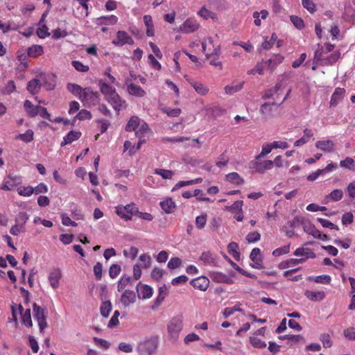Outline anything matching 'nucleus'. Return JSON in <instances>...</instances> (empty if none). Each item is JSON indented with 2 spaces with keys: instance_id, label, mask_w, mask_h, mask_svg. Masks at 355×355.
<instances>
[{
  "instance_id": "1",
  "label": "nucleus",
  "mask_w": 355,
  "mask_h": 355,
  "mask_svg": "<svg viewBox=\"0 0 355 355\" xmlns=\"http://www.w3.org/2000/svg\"><path fill=\"white\" fill-rule=\"evenodd\" d=\"M183 329V315H178L173 317L168 323L167 330L170 339L176 341Z\"/></svg>"
},
{
  "instance_id": "2",
  "label": "nucleus",
  "mask_w": 355,
  "mask_h": 355,
  "mask_svg": "<svg viewBox=\"0 0 355 355\" xmlns=\"http://www.w3.org/2000/svg\"><path fill=\"white\" fill-rule=\"evenodd\" d=\"M115 212L121 218L128 221L132 219L133 215L138 212V207L133 202L125 206L118 205L115 207Z\"/></svg>"
},
{
  "instance_id": "3",
  "label": "nucleus",
  "mask_w": 355,
  "mask_h": 355,
  "mask_svg": "<svg viewBox=\"0 0 355 355\" xmlns=\"http://www.w3.org/2000/svg\"><path fill=\"white\" fill-rule=\"evenodd\" d=\"M157 339L151 338L140 342L137 351L141 355H151L157 348Z\"/></svg>"
},
{
  "instance_id": "4",
  "label": "nucleus",
  "mask_w": 355,
  "mask_h": 355,
  "mask_svg": "<svg viewBox=\"0 0 355 355\" xmlns=\"http://www.w3.org/2000/svg\"><path fill=\"white\" fill-rule=\"evenodd\" d=\"M33 317L37 320L40 331L47 327L46 316L44 310L36 303L33 305Z\"/></svg>"
},
{
  "instance_id": "5",
  "label": "nucleus",
  "mask_w": 355,
  "mask_h": 355,
  "mask_svg": "<svg viewBox=\"0 0 355 355\" xmlns=\"http://www.w3.org/2000/svg\"><path fill=\"white\" fill-rule=\"evenodd\" d=\"M281 103H265L260 107V112L264 119H269L275 116V112L279 108Z\"/></svg>"
},
{
  "instance_id": "6",
  "label": "nucleus",
  "mask_w": 355,
  "mask_h": 355,
  "mask_svg": "<svg viewBox=\"0 0 355 355\" xmlns=\"http://www.w3.org/2000/svg\"><path fill=\"white\" fill-rule=\"evenodd\" d=\"M79 99L85 104L96 103L98 99V94L94 92L90 87L84 88L82 94L79 96Z\"/></svg>"
},
{
  "instance_id": "7",
  "label": "nucleus",
  "mask_w": 355,
  "mask_h": 355,
  "mask_svg": "<svg viewBox=\"0 0 355 355\" xmlns=\"http://www.w3.org/2000/svg\"><path fill=\"white\" fill-rule=\"evenodd\" d=\"M334 48V45L329 43H326L324 46L318 44V49L315 51L314 53V60L317 62H321L323 60H324L327 54L333 51Z\"/></svg>"
},
{
  "instance_id": "8",
  "label": "nucleus",
  "mask_w": 355,
  "mask_h": 355,
  "mask_svg": "<svg viewBox=\"0 0 355 355\" xmlns=\"http://www.w3.org/2000/svg\"><path fill=\"white\" fill-rule=\"evenodd\" d=\"M200 27L199 23L193 18H188L180 26V31L183 33H191L197 31Z\"/></svg>"
},
{
  "instance_id": "9",
  "label": "nucleus",
  "mask_w": 355,
  "mask_h": 355,
  "mask_svg": "<svg viewBox=\"0 0 355 355\" xmlns=\"http://www.w3.org/2000/svg\"><path fill=\"white\" fill-rule=\"evenodd\" d=\"M112 43L115 46H123L126 44H134V40L125 31H119L116 33V38L113 40Z\"/></svg>"
},
{
  "instance_id": "10",
  "label": "nucleus",
  "mask_w": 355,
  "mask_h": 355,
  "mask_svg": "<svg viewBox=\"0 0 355 355\" xmlns=\"http://www.w3.org/2000/svg\"><path fill=\"white\" fill-rule=\"evenodd\" d=\"M125 84L127 85V91L130 95L137 97H144L146 95V92L139 85L130 83L129 78L126 79Z\"/></svg>"
},
{
  "instance_id": "11",
  "label": "nucleus",
  "mask_w": 355,
  "mask_h": 355,
  "mask_svg": "<svg viewBox=\"0 0 355 355\" xmlns=\"http://www.w3.org/2000/svg\"><path fill=\"white\" fill-rule=\"evenodd\" d=\"M122 292L120 302L124 306H128L136 302V293L133 291L127 289Z\"/></svg>"
},
{
  "instance_id": "12",
  "label": "nucleus",
  "mask_w": 355,
  "mask_h": 355,
  "mask_svg": "<svg viewBox=\"0 0 355 355\" xmlns=\"http://www.w3.org/2000/svg\"><path fill=\"white\" fill-rule=\"evenodd\" d=\"M259 160V159H256L252 164V168L259 173H263L266 170H270L273 167V162L271 160H265L263 162H260Z\"/></svg>"
},
{
  "instance_id": "13",
  "label": "nucleus",
  "mask_w": 355,
  "mask_h": 355,
  "mask_svg": "<svg viewBox=\"0 0 355 355\" xmlns=\"http://www.w3.org/2000/svg\"><path fill=\"white\" fill-rule=\"evenodd\" d=\"M107 101L111 104L112 107L118 112L125 104V101L116 92L114 94L107 98Z\"/></svg>"
},
{
  "instance_id": "14",
  "label": "nucleus",
  "mask_w": 355,
  "mask_h": 355,
  "mask_svg": "<svg viewBox=\"0 0 355 355\" xmlns=\"http://www.w3.org/2000/svg\"><path fill=\"white\" fill-rule=\"evenodd\" d=\"M191 284L200 291H205L209 285V280L205 276H200L191 281Z\"/></svg>"
},
{
  "instance_id": "15",
  "label": "nucleus",
  "mask_w": 355,
  "mask_h": 355,
  "mask_svg": "<svg viewBox=\"0 0 355 355\" xmlns=\"http://www.w3.org/2000/svg\"><path fill=\"white\" fill-rule=\"evenodd\" d=\"M315 147L325 153H332L335 150V144L331 139L319 140L315 143Z\"/></svg>"
},
{
  "instance_id": "16",
  "label": "nucleus",
  "mask_w": 355,
  "mask_h": 355,
  "mask_svg": "<svg viewBox=\"0 0 355 355\" xmlns=\"http://www.w3.org/2000/svg\"><path fill=\"white\" fill-rule=\"evenodd\" d=\"M250 257L253 262V263L250 264L252 268L257 269L262 268V259L261 258V250L259 248H253Z\"/></svg>"
},
{
  "instance_id": "17",
  "label": "nucleus",
  "mask_w": 355,
  "mask_h": 355,
  "mask_svg": "<svg viewBox=\"0 0 355 355\" xmlns=\"http://www.w3.org/2000/svg\"><path fill=\"white\" fill-rule=\"evenodd\" d=\"M137 291L139 298L147 299L153 295V288L146 284H141V282L138 283L137 286Z\"/></svg>"
},
{
  "instance_id": "18",
  "label": "nucleus",
  "mask_w": 355,
  "mask_h": 355,
  "mask_svg": "<svg viewBox=\"0 0 355 355\" xmlns=\"http://www.w3.org/2000/svg\"><path fill=\"white\" fill-rule=\"evenodd\" d=\"M345 94V90L343 88H336L331 97L330 106L336 107L343 100Z\"/></svg>"
},
{
  "instance_id": "19",
  "label": "nucleus",
  "mask_w": 355,
  "mask_h": 355,
  "mask_svg": "<svg viewBox=\"0 0 355 355\" xmlns=\"http://www.w3.org/2000/svg\"><path fill=\"white\" fill-rule=\"evenodd\" d=\"M62 273L59 268L53 269L49 275V281L50 285L54 288H57L59 286V282L61 279Z\"/></svg>"
},
{
  "instance_id": "20",
  "label": "nucleus",
  "mask_w": 355,
  "mask_h": 355,
  "mask_svg": "<svg viewBox=\"0 0 355 355\" xmlns=\"http://www.w3.org/2000/svg\"><path fill=\"white\" fill-rule=\"evenodd\" d=\"M199 259L207 266H214L216 263V256L209 251L203 252Z\"/></svg>"
},
{
  "instance_id": "21",
  "label": "nucleus",
  "mask_w": 355,
  "mask_h": 355,
  "mask_svg": "<svg viewBox=\"0 0 355 355\" xmlns=\"http://www.w3.org/2000/svg\"><path fill=\"white\" fill-rule=\"evenodd\" d=\"M98 85L101 93L105 96L106 99L116 92L114 87L108 85L102 80H99Z\"/></svg>"
},
{
  "instance_id": "22",
  "label": "nucleus",
  "mask_w": 355,
  "mask_h": 355,
  "mask_svg": "<svg viewBox=\"0 0 355 355\" xmlns=\"http://www.w3.org/2000/svg\"><path fill=\"white\" fill-rule=\"evenodd\" d=\"M80 136L81 132L79 131H70L65 137H64L63 141L61 142V146L71 144L73 141L78 139Z\"/></svg>"
},
{
  "instance_id": "23",
  "label": "nucleus",
  "mask_w": 355,
  "mask_h": 355,
  "mask_svg": "<svg viewBox=\"0 0 355 355\" xmlns=\"http://www.w3.org/2000/svg\"><path fill=\"white\" fill-rule=\"evenodd\" d=\"M305 296L311 301L313 302H319L322 300L325 294L324 291H306L304 293Z\"/></svg>"
},
{
  "instance_id": "24",
  "label": "nucleus",
  "mask_w": 355,
  "mask_h": 355,
  "mask_svg": "<svg viewBox=\"0 0 355 355\" xmlns=\"http://www.w3.org/2000/svg\"><path fill=\"white\" fill-rule=\"evenodd\" d=\"M211 277L212 280L216 283H225L227 284L232 283L231 278L220 272H213Z\"/></svg>"
},
{
  "instance_id": "25",
  "label": "nucleus",
  "mask_w": 355,
  "mask_h": 355,
  "mask_svg": "<svg viewBox=\"0 0 355 355\" xmlns=\"http://www.w3.org/2000/svg\"><path fill=\"white\" fill-rule=\"evenodd\" d=\"M41 86L40 80L37 78H34L28 83L26 89L31 94H36L40 92Z\"/></svg>"
},
{
  "instance_id": "26",
  "label": "nucleus",
  "mask_w": 355,
  "mask_h": 355,
  "mask_svg": "<svg viewBox=\"0 0 355 355\" xmlns=\"http://www.w3.org/2000/svg\"><path fill=\"white\" fill-rule=\"evenodd\" d=\"M293 254L295 257H306L311 259H314L316 257L315 254L307 248H298L294 251Z\"/></svg>"
},
{
  "instance_id": "27",
  "label": "nucleus",
  "mask_w": 355,
  "mask_h": 355,
  "mask_svg": "<svg viewBox=\"0 0 355 355\" xmlns=\"http://www.w3.org/2000/svg\"><path fill=\"white\" fill-rule=\"evenodd\" d=\"M24 107L31 117H34L38 114L40 106H35L29 100L24 101Z\"/></svg>"
},
{
  "instance_id": "28",
  "label": "nucleus",
  "mask_w": 355,
  "mask_h": 355,
  "mask_svg": "<svg viewBox=\"0 0 355 355\" xmlns=\"http://www.w3.org/2000/svg\"><path fill=\"white\" fill-rule=\"evenodd\" d=\"M290 78L291 75L289 73H284V74L281 75L277 83L272 89H273L274 93H277L281 88L284 87Z\"/></svg>"
},
{
  "instance_id": "29",
  "label": "nucleus",
  "mask_w": 355,
  "mask_h": 355,
  "mask_svg": "<svg viewBox=\"0 0 355 355\" xmlns=\"http://www.w3.org/2000/svg\"><path fill=\"white\" fill-rule=\"evenodd\" d=\"M160 206L166 214L173 213L175 209V204L171 198H167L161 202Z\"/></svg>"
},
{
  "instance_id": "30",
  "label": "nucleus",
  "mask_w": 355,
  "mask_h": 355,
  "mask_svg": "<svg viewBox=\"0 0 355 355\" xmlns=\"http://www.w3.org/2000/svg\"><path fill=\"white\" fill-rule=\"evenodd\" d=\"M140 119L137 116H132L125 125L127 132L136 131L140 125Z\"/></svg>"
},
{
  "instance_id": "31",
  "label": "nucleus",
  "mask_w": 355,
  "mask_h": 355,
  "mask_svg": "<svg viewBox=\"0 0 355 355\" xmlns=\"http://www.w3.org/2000/svg\"><path fill=\"white\" fill-rule=\"evenodd\" d=\"M132 284V280L130 276L123 275L121 277L117 284V291L119 292L124 291L125 288Z\"/></svg>"
},
{
  "instance_id": "32",
  "label": "nucleus",
  "mask_w": 355,
  "mask_h": 355,
  "mask_svg": "<svg viewBox=\"0 0 355 355\" xmlns=\"http://www.w3.org/2000/svg\"><path fill=\"white\" fill-rule=\"evenodd\" d=\"M284 57L280 55H275L272 58L268 60L265 64L271 70H273L278 64H281Z\"/></svg>"
},
{
  "instance_id": "33",
  "label": "nucleus",
  "mask_w": 355,
  "mask_h": 355,
  "mask_svg": "<svg viewBox=\"0 0 355 355\" xmlns=\"http://www.w3.org/2000/svg\"><path fill=\"white\" fill-rule=\"evenodd\" d=\"M340 53L338 51H336L327 55L320 64L324 65H332L336 63L339 59Z\"/></svg>"
},
{
  "instance_id": "34",
  "label": "nucleus",
  "mask_w": 355,
  "mask_h": 355,
  "mask_svg": "<svg viewBox=\"0 0 355 355\" xmlns=\"http://www.w3.org/2000/svg\"><path fill=\"white\" fill-rule=\"evenodd\" d=\"M97 20L99 24L114 25L116 24L118 18L116 16L112 15L109 16L101 17L98 18Z\"/></svg>"
},
{
  "instance_id": "35",
  "label": "nucleus",
  "mask_w": 355,
  "mask_h": 355,
  "mask_svg": "<svg viewBox=\"0 0 355 355\" xmlns=\"http://www.w3.org/2000/svg\"><path fill=\"white\" fill-rule=\"evenodd\" d=\"M43 53V48L40 45H33L28 48L27 54L32 58H36Z\"/></svg>"
},
{
  "instance_id": "36",
  "label": "nucleus",
  "mask_w": 355,
  "mask_h": 355,
  "mask_svg": "<svg viewBox=\"0 0 355 355\" xmlns=\"http://www.w3.org/2000/svg\"><path fill=\"white\" fill-rule=\"evenodd\" d=\"M279 338L281 340H289L291 341L292 343H304L305 340L303 336L301 335H291V334H287L284 336H279Z\"/></svg>"
},
{
  "instance_id": "37",
  "label": "nucleus",
  "mask_w": 355,
  "mask_h": 355,
  "mask_svg": "<svg viewBox=\"0 0 355 355\" xmlns=\"http://www.w3.org/2000/svg\"><path fill=\"white\" fill-rule=\"evenodd\" d=\"M34 132L32 130L28 129L25 133L19 134L16 136V139H20L26 143H30L33 140Z\"/></svg>"
},
{
  "instance_id": "38",
  "label": "nucleus",
  "mask_w": 355,
  "mask_h": 355,
  "mask_svg": "<svg viewBox=\"0 0 355 355\" xmlns=\"http://www.w3.org/2000/svg\"><path fill=\"white\" fill-rule=\"evenodd\" d=\"M226 179L227 181L238 185L242 184L244 182V180L236 172L230 173L226 175Z\"/></svg>"
},
{
  "instance_id": "39",
  "label": "nucleus",
  "mask_w": 355,
  "mask_h": 355,
  "mask_svg": "<svg viewBox=\"0 0 355 355\" xmlns=\"http://www.w3.org/2000/svg\"><path fill=\"white\" fill-rule=\"evenodd\" d=\"M112 309V306L110 301L103 302L100 308L101 315L104 318H107L110 315Z\"/></svg>"
},
{
  "instance_id": "40",
  "label": "nucleus",
  "mask_w": 355,
  "mask_h": 355,
  "mask_svg": "<svg viewBox=\"0 0 355 355\" xmlns=\"http://www.w3.org/2000/svg\"><path fill=\"white\" fill-rule=\"evenodd\" d=\"M190 84L200 95H205L209 92L208 88L200 83L191 82Z\"/></svg>"
},
{
  "instance_id": "41",
  "label": "nucleus",
  "mask_w": 355,
  "mask_h": 355,
  "mask_svg": "<svg viewBox=\"0 0 355 355\" xmlns=\"http://www.w3.org/2000/svg\"><path fill=\"white\" fill-rule=\"evenodd\" d=\"M277 39V36L275 33H272L270 40H268V37H264V41L261 44V47L265 50H269L272 48L275 41Z\"/></svg>"
},
{
  "instance_id": "42",
  "label": "nucleus",
  "mask_w": 355,
  "mask_h": 355,
  "mask_svg": "<svg viewBox=\"0 0 355 355\" xmlns=\"http://www.w3.org/2000/svg\"><path fill=\"white\" fill-rule=\"evenodd\" d=\"M243 86V82H241L236 85H228L225 87V92L227 94H233L239 91H240Z\"/></svg>"
},
{
  "instance_id": "43",
  "label": "nucleus",
  "mask_w": 355,
  "mask_h": 355,
  "mask_svg": "<svg viewBox=\"0 0 355 355\" xmlns=\"http://www.w3.org/2000/svg\"><path fill=\"white\" fill-rule=\"evenodd\" d=\"M67 87L70 92L76 96H78V97L80 96L84 89L80 85L74 83H69Z\"/></svg>"
},
{
  "instance_id": "44",
  "label": "nucleus",
  "mask_w": 355,
  "mask_h": 355,
  "mask_svg": "<svg viewBox=\"0 0 355 355\" xmlns=\"http://www.w3.org/2000/svg\"><path fill=\"white\" fill-rule=\"evenodd\" d=\"M354 164V159L352 157H347L344 160L340 161V166L351 171H355V166Z\"/></svg>"
},
{
  "instance_id": "45",
  "label": "nucleus",
  "mask_w": 355,
  "mask_h": 355,
  "mask_svg": "<svg viewBox=\"0 0 355 355\" xmlns=\"http://www.w3.org/2000/svg\"><path fill=\"white\" fill-rule=\"evenodd\" d=\"M22 322L27 327H32L33 322L31 320V309H27L22 315Z\"/></svg>"
},
{
  "instance_id": "46",
  "label": "nucleus",
  "mask_w": 355,
  "mask_h": 355,
  "mask_svg": "<svg viewBox=\"0 0 355 355\" xmlns=\"http://www.w3.org/2000/svg\"><path fill=\"white\" fill-rule=\"evenodd\" d=\"M139 260L141 262V266H142L144 268H148L150 267L152 263V259L149 254H141L139 257Z\"/></svg>"
},
{
  "instance_id": "47",
  "label": "nucleus",
  "mask_w": 355,
  "mask_h": 355,
  "mask_svg": "<svg viewBox=\"0 0 355 355\" xmlns=\"http://www.w3.org/2000/svg\"><path fill=\"white\" fill-rule=\"evenodd\" d=\"M155 173L162 176L163 179H171L174 175V173L172 171L162 168L155 169Z\"/></svg>"
},
{
  "instance_id": "48",
  "label": "nucleus",
  "mask_w": 355,
  "mask_h": 355,
  "mask_svg": "<svg viewBox=\"0 0 355 355\" xmlns=\"http://www.w3.org/2000/svg\"><path fill=\"white\" fill-rule=\"evenodd\" d=\"M71 64L75 68V69L79 72H87L89 69L88 65H85L81 62L78 60L72 61Z\"/></svg>"
},
{
  "instance_id": "49",
  "label": "nucleus",
  "mask_w": 355,
  "mask_h": 355,
  "mask_svg": "<svg viewBox=\"0 0 355 355\" xmlns=\"http://www.w3.org/2000/svg\"><path fill=\"white\" fill-rule=\"evenodd\" d=\"M290 252V244L276 248L272 252V255L275 257L286 254Z\"/></svg>"
},
{
  "instance_id": "50",
  "label": "nucleus",
  "mask_w": 355,
  "mask_h": 355,
  "mask_svg": "<svg viewBox=\"0 0 355 355\" xmlns=\"http://www.w3.org/2000/svg\"><path fill=\"white\" fill-rule=\"evenodd\" d=\"M121 268L119 264H112L109 268V275L112 279L116 278L121 272Z\"/></svg>"
},
{
  "instance_id": "51",
  "label": "nucleus",
  "mask_w": 355,
  "mask_h": 355,
  "mask_svg": "<svg viewBox=\"0 0 355 355\" xmlns=\"http://www.w3.org/2000/svg\"><path fill=\"white\" fill-rule=\"evenodd\" d=\"M138 248L134 246L130 247L129 249H125L123 250V254L126 257L131 258L132 259H135L138 254Z\"/></svg>"
},
{
  "instance_id": "52",
  "label": "nucleus",
  "mask_w": 355,
  "mask_h": 355,
  "mask_svg": "<svg viewBox=\"0 0 355 355\" xmlns=\"http://www.w3.org/2000/svg\"><path fill=\"white\" fill-rule=\"evenodd\" d=\"M17 192L20 196H30L34 193L33 187L31 186L21 187L17 189Z\"/></svg>"
},
{
  "instance_id": "53",
  "label": "nucleus",
  "mask_w": 355,
  "mask_h": 355,
  "mask_svg": "<svg viewBox=\"0 0 355 355\" xmlns=\"http://www.w3.org/2000/svg\"><path fill=\"white\" fill-rule=\"evenodd\" d=\"M272 149L273 147H272V143L263 144L262 146L261 152L256 157V159H260L261 157H263L265 155L269 154Z\"/></svg>"
},
{
  "instance_id": "54",
  "label": "nucleus",
  "mask_w": 355,
  "mask_h": 355,
  "mask_svg": "<svg viewBox=\"0 0 355 355\" xmlns=\"http://www.w3.org/2000/svg\"><path fill=\"white\" fill-rule=\"evenodd\" d=\"M250 343L256 348L263 349L266 347V343L257 337H251Z\"/></svg>"
},
{
  "instance_id": "55",
  "label": "nucleus",
  "mask_w": 355,
  "mask_h": 355,
  "mask_svg": "<svg viewBox=\"0 0 355 355\" xmlns=\"http://www.w3.org/2000/svg\"><path fill=\"white\" fill-rule=\"evenodd\" d=\"M77 119L80 121H84L92 119V114L87 110H81L75 116V119Z\"/></svg>"
},
{
  "instance_id": "56",
  "label": "nucleus",
  "mask_w": 355,
  "mask_h": 355,
  "mask_svg": "<svg viewBox=\"0 0 355 355\" xmlns=\"http://www.w3.org/2000/svg\"><path fill=\"white\" fill-rule=\"evenodd\" d=\"M15 184V181L12 179L10 177H8V179H5L3 182L1 187V189L3 190L10 191L12 189V187Z\"/></svg>"
},
{
  "instance_id": "57",
  "label": "nucleus",
  "mask_w": 355,
  "mask_h": 355,
  "mask_svg": "<svg viewBox=\"0 0 355 355\" xmlns=\"http://www.w3.org/2000/svg\"><path fill=\"white\" fill-rule=\"evenodd\" d=\"M16 89V86L15 82L13 80H9L5 87L1 90L2 93L4 94H10L15 92Z\"/></svg>"
},
{
  "instance_id": "58",
  "label": "nucleus",
  "mask_w": 355,
  "mask_h": 355,
  "mask_svg": "<svg viewBox=\"0 0 355 355\" xmlns=\"http://www.w3.org/2000/svg\"><path fill=\"white\" fill-rule=\"evenodd\" d=\"M343 196V191L341 189H334V191H332L329 193L328 197L330 198L333 201H338V200H341Z\"/></svg>"
},
{
  "instance_id": "59",
  "label": "nucleus",
  "mask_w": 355,
  "mask_h": 355,
  "mask_svg": "<svg viewBox=\"0 0 355 355\" xmlns=\"http://www.w3.org/2000/svg\"><path fill=\"white\" fill-rule=\"evenodd\" d=\"M296 265H297L296 259H293V258H291V259H287L286 261H282L279 264V268L280 269H286V268H290V267L295 266Z\"/></svg>"
},
{
  "instance_id": "60",
  "label": "nucleus",
  "mask_w": 355,
  "mask_h": 355,
  "mask_svg": "<svg viewBox=\"0 0 355 355\" xmlns=\"http://www.w3.org/2000/svg\"><path fill=\"white\" fill-rule=\"evenodd\" d=\"M94 274L97 280H101L102 278L103 265L100 262H97L93 268Z\"/></svg>"
},
{
  "instance_id": "61",
  "label": "nucleus",
  "mask_w": 355,
  "mask_h": 355,
  "mask_svg": "<svg viewBox=\"0 0 355 355\" xmlns=\"http://www.w3.org/2000/svg\"><path fill=\"white\" fill-rule=\"evenodd\" d=\"M37 35L40 38H45L50 35L49 28L46 25H42L37 29Z\"/></svg>"
},
{
  "instance_id": "62",
  "label": "nucleus",
  "mask_w": 355,
  "mask_h": 355,
  "mask_svg": "<svg viewBox=\"0 0 355 355\" xmlns=\"http://www.w3.org/2000/svg\"><path fill=\"white\" fill-rule=\"evenodd\" d=\"M207 223V215L202 214L196 218V225L198 229L205 227Z\"/></svg>"
},
{
  "instance_id": "63",
  "label": "nucleus",
  "mask_w": 355,
  "mask_h": 355,
  "mask_svg": "<svg viewBox=\"0 0 355 355\" xmlns=\"http://www.w3.org/2000/svg\"><path fill=\"white\" fill-rule=\"evenodd\" d=\"M67 35L68 33L65 30H61L60 28H56L52 32V37L54 40L65 37L67 36Z\"/></svg>"
},
{
  "instance_id": "64",
  "label": "nucleus",
  "mask_w": 355,
  "mask_h": 355,
  "mask_svg": "<svg viewBox=\"0 0 355 355\" xmlns=\"http://www.w3.org/2000/svg\"><path fill=\"white\" fill-rule=\"evenodd\" d=\"M261 239V235L257 232H251L248 234L246 236V240L248 243H254L259 241Z\"/></svg>"
}]
</instances>
